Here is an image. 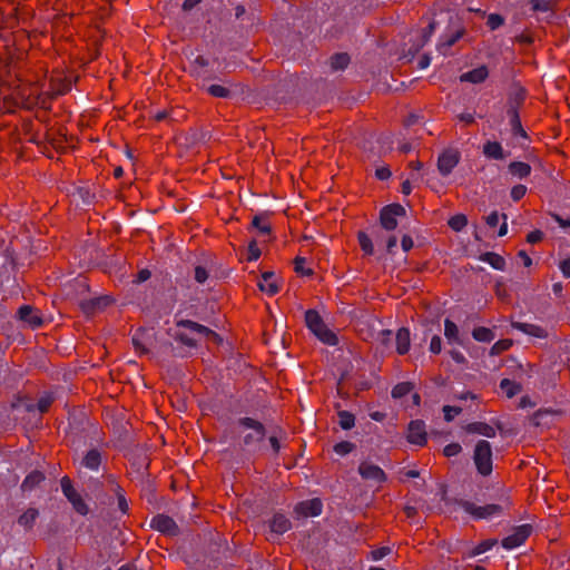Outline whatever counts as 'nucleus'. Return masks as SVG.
Listing matches in <instances>:
<instances>
[{
  "label": "nucleus",
  "mask_w": 570,
  "mask_h": 570,
  "mask_svg": "<svg viewBox=\"0 0 570 570\" xmlns=\"http://www.w3.org/2000/svg\"><path fill=\"white\" fill-rule=\"evenodd\" d=\"M323 504L318 499H311L299 502L295 507V512L299 517H317L322 513Z\"/></svg>",
  "instance_id": "nucleus-14"
},
{
  "label": "nucleus",
  "mask_w": 570,
  "mask_h": 570,
  "mask_svg": "<svg viewBox=\"0 0 570 570\" xmlns=\"http://www.w3.org/2000/svg\"><path fill=\"white\" fill-rule=\"evenodd\" d=\"M465 430L469 433H475L487 438H494L497 434L495 429L492 425L484 422L470 423L466 425Z\"/></svg>",
  "instance_id": "nucleus-20"
},
{
  "label": "nucleus",
  "mask_w": 570,
  "mask_h": 570,
  "mask_svg": "<svg viewBox=\"0 0 570 570\" xmlns=\"http://www.w3.org/2000/svg\"><path fill=\"white\" fill-rule=\"evenodd\" d=\"M195 279L199 284L205 283L208 279V272H207V269L204 268L203 266H197L195 268Z\"/></svg>",
  "instance_id": "nucleus-51"
},
{
  "label": "nucleus",
  "mask_w": 570,
  "mask_h": 570,
  "mask_svg": "<svg viewBox=\"0 0 570 570\" xmlns=\"http://www.w3.org/2000/svg\"><path fill=\"white\" fill-rule=\"evenodd\" d=\"M500 390L507 397L511 399L522 391V386L520 383L509 379H503L500 382Z\"/></svg>",
  "instance_id": "nucleus-24"
},
{
  "label": "nucleus",
  "mask_w": 570,
  "mask_h": 570,
  "mask_svg": "<svg viewBox=\"0 0 570 570\" xmlns=\"http://www.w3.org/2000/svg\"><path fill=\"white\" fill-rule=\"evenodd\" d=\"M434 30V22H430L429 26L422 30L420 43L415 46L414 52H417L430 40Z\"/></svg>",
  "instance_id": "nucleus-36"
},
{
  "label": "nucleus",
  "mask_w": 570,
  "mask_h": 570,
  "mask_svg": "<svg viewBox=\"0 0 570 570\" xmlns=\"http://www.w3.org/2000/svg\"><path fill=\"white\" fill-rule=\"evenodd\" d=\"M481 261L491 265L494 269L503 271L505 267V261L502 256L495 253H485L481 256Z\"/></svg>",
  "instance_id": "nucleus-26"
},
{
  "label": "nucleus",
  "mask_w": 570,
  "mask_h": 570,
  "mask_svg": "<svg viewBox=\"0 0 570 570\" xmlns=\"http://www.w3.org/2000/svg\"><path fill=\"white\" fill-rule=\"evenodd\" d=\"M458 119L465 124H472L474 121V115L471 112H462L458 116Z\"/></svg>",
  "instance_id": "nucleus-61"
},
{
  "label": "nucleus",
  "mask_w": 570,
  "mask_h": 570,
  "mask_svg": "<svg viewBox=\"0 0 570 570\" xmlns=\"http://www.w3.org/2000/svg\"><path fill=\"white\" fill-rule=\"evenodd\" d=\"M509 171L515 177L524 178L530 175L531 167L522 161H513L509 165Z\"/></svg>",
  "instance_id": "nucleus-27"
},
{
  "label": "nucleus",
  "mask_w": 570,
  "mask_h": 570,
  "mask_svg": "<svg viewBox=\"0 0 570 570\" xmlns=\"http://www.w3.org/2000/svg\"><path fill=\"white\" fill-rule=\"evenodd\" d=\"M442 350V341L441 337L435 335L432 337L430 343V351L434 354H439Z\"/></svg>",
  "instance_id": "nucleus-53"
},
{
  "label": "nucleus",
  "mask_w": 570,
  "mask_h": 570,
  "mask_svg": "<svg viewBox=\"0 0 570 570\" xmlns=\"http://www.w3.org/2000/svg\"><path fill=\"white\" fill-rule=\"evenodd\" d=\"M207 91L208 94H210L212 96L214 97H218V98H226L229 96L230 91L229 89L220 86V85H210L208 88H207Z\"/></svg>",
  "instance_id": "nucleus-41"
},
{
  "label": "nucleus",
  "mask_w": 570,
  "mask_h": 570,
  "mask_svg": "<svg viewBox=\"0 0 570 570\" xmlns=\"http://www.w3.org/2000/svg\"><path fill=\"white\" fill-rule=\"evenodd\" d=\"M261 256V250L256 244L255 240H253L249 245H248V256H247V259L248 261H256Z\"/></svg>",
  "instance_id": "nucleus-50"
},
{
  "label": "nucleus",
  "mask_w": 570,
  "mask_h": 570,
  "mask_svg": "<svg viewBox=\"0 0 570 570\" xmlns=\"http://www.w3.org/2000/svg\"><path fill=\"white\" fill-rule=\"evenodd\" d=\"M53 401V397L49 394H46L43 396H41L37 403V407L38 410L43 413L46 411H48V409L50 407L51 403Z\"/></svg>",
  "instance_id": "nucleus-45"
},
{
  "label": "nucleus",
  "mask_w": 570,
  "mask_h": 570,
  "mask_svg": "<svg viewBox=\"0 0 570 570\" xmlns=\"http://www.w3.org/2000/svg\"><path fill=\"white\" fill-rule=\"evenodd\" d=\"M338 424L343 430H350L355 424V417L347 411L338 412Z\"/></svg>",
  "instance_id": "nucleus-32"
},
{
  "label": "nucleus",
  "mask_w": 570,
  "mask_h": 570,
  "mask_svg": "<svg viewBox=\"0 0 570 570\" xmlns=\"http://www.w3.org/2000/svg\"><path fill=\"white\" fill-rule=\"evenodd\" d=\"M500 215L498 212H492L485 217V223L489 227L493 228L499 224Z\"/></svg>",
  "instance_id": "nucleus-54"
},
{
  "label": "nucleus",
  "mask_w": 570,
  "mask_h": 570,
  "mask_svg": "<svg viewBox=\"0 0 570 570\" xmlns=\"http://www.w3.org/2000/svg\"><path fill=\"white\" fill-rule=\"evenodd\" d=\"M391 552L389 547H382L371 552L373 560L377 561L386 557Z\"/></svg>",
  "instance_id": "nucleus-52"
},
{
  "label": "nucleus",
  "mask_w": 570,
  "mask_h": 570,
  "mask_svg": "<svg viewBox=\"0 0 570 570\" xmlns=\"http://www.w3.org/2000/svg\"><path fill=\"white\" fill-rule=\"evenodd\" d=\"M495 540H484L480 542L473 550L469 552V557H475L489 551L494 544Z\"/></svg>",
  "instance_id": "nucleus-38"
},
{
  "label": "nucleus",
  "mask_w": 570,
  "mask_h": 570,
  "mask_svg": "<svg viewBox=\"0 0 570 570\" xmlns=\"http://www.w3.org/2000/svg\"><path fill=\"white\" fill-rule=\"evenodd\" d=\"M238 424L243 429L244 445L249 450H256L265 438L263 424L250 417L240 419Z\"/></svg>",
  "instance_id": "nucleus-3"
},
{
  "label": "nucleus",
  "mask_w": 570,
  "mask_h": 570,
  "mask_svg": "<svg viewBox=\"0 0 570 570\" xmlns=\"http://www.w3.org/2000/svg\"><path fill=\"white\" fill-rule=\"evenodd\" d=\"M358 473L365 480L375 484L385 482L386 475L384 471L376 464L370 461H363L358 465Z\"/></svg>",
  "instance_id": "nucleus-9"
},
{
  "label": "nucleus",
  "mask_w": 570,
  "mask_h": 570,
  "mask_svg": "<svg viewBox=\"0 0 570 570\" xmlns=\"http://www.w3.org/2000/svg\"><path fill=\"white\" fill-rule=\"evenodd\" d=\"M305 264H306V259H305V258H303V257H297V258L295 259V271H296L297 273L303 274V275H309V274H312L311 268H306V267H305Z\"/></svg>",
  "instance_id": "nucleus-48"
},
{
  "label": "nucleus",
  "mask_w": 570,
  "mask_h": 570,
  "mask_svg": "<svg viewBox=\"0 0 570 570\" xmlns=\"http://www.w3.org/2000/svg\"><path fill=\"white\" fill-rule=\"evenodd\" d=\"M512 345V342L510 340H500L493 344L491 347V354L497 355L500 354L507 350H509Z\"/></svg>",
  "instance_id": "nucleus-42"
},
{
  "label": "nucleus",
  "mask_w": 570,
  "mask_h": 570,
  "mask_svg": "<svg viewBox=\"0 0 570 570\" xmlns=\"http://www.w3.org/2000/svg\"><path fill=\"white\" fill-rule=\"evenodd\" d=\"M407 441L415 445H424L426 443V431L423 421H411L407 429Z\"/></svg>",
  "instance_id": "nucleus-12"
},
{
  "label": "nucleus",
  "mask_w": 570,
  "mask_h": 570,
  "mask_svg": "<svg viewBox=\"0 0 570 570\" xmlns=\"http://www.w3.org/2000/svg\"><path fill=\"white\" fill-rule=\"evenodd\" d=\"M19 320L30 327H39L42 325L43 320L39 309L30 305H23L18 309Z\"/></svg>",
  "instance_id": "nucleus-13"
},
{
  "label": "nucleus",
  "mask_w": 570,
  "mask_h": 570,
  "mask_svg": "<svg viewBox=\"0 0 570 570\" xmlns=\"http://www.w3.org/2000/svg\"><path fill=\"white\" fill-rule=\"evenodd\" d=\"M444 336L449 344H458V345L463 344V342L460 337L459 327L456 326V324L454 322H452L449 318H446L444 321Z\"/></svg>",
  "instance_id": "nucleus-19"
},
{
  "label": "nucleus",
  "mask_w": 570,
  "mask_h": 570,
  "mask_svg": "<svg viewBox=\"0 0 570 570\" xmlns=\"http://www.w3.org/2000/svg\"><path fill=\"white\" fill-rule=\"evenodd\" d=\"M401 245L404 252H409L413 247L414 243L411 236L404 235L402 237Z\"/></svg>",
  "instance_id": "nucleus-58"
},
{
  "label": "nucleus",
  "mask_w": 570,
  "mask_h": 570,
  "mask_svg": "<svg viewBox=\"0 0 570 570\" xmlns=\"http://www.w3.org/2000/svg\"><path fill=\"white\" fill-rule=\"evenodd\" d=\"M150 527L167 535H176L178 533V527L175 521L165 514H157L150 521Z\"/></svg>",
  "instance_id": "nucleus-11"
},
{
  "label": "nucleus",
  "mask_w": 570,
  "mask_h": 570,
  "mask_svg": "<svg viewBox=\"0 0 570 570\" xmlns=\"http://www.w3.org/2000/svg\"><path fill=\"white\" fill-rule=\"evenodd\" d=\"M397 238L394 235H391L386 238V250L392 254L394 248L396 247Z\"/></svg>",
  "instance_id": "nucleus-60"
},
{
  "label": "nucleus",
  "mask_w": 570,
  "mask_h": 570,
  "mask_svg": "<svg viewBox=\"0 0 570 570\" xmlns=\"http://www.w3.org/2000/svg\"><path fill=\"white\" fill-rule=\"evenodd\" d=\"M69 501L72 504L73 509L81 515H86L88 513L89 509L79 493L76 497L70 498Z\"/></svg>",
  "instance_id": "nucleus-39"
},
{
  "label": "nucleus",
  "mask_w": 570,
  "mask_h": 570,
  "mask_svg": "<svg viewBox=\"0 0 570 570\" xmlns=\"http://www.w3.org/2000/svg\"><path fill=\"white\" fill-rule=\"evenodd\" d=\"M413 386L411 383L403 382L395 385L392 390V396L394 399H401L404 395L409 394L412 391Z\"/></svg>",
  "instance_id": "nucleus-37"
},
{
  "label": "nucleus",
  "mask_w": 570,
  "mask_h": 570,
  "mask_svg": "<svg viewBox=\"0 0 570 570\" xmlns=\"http://www.w3.org/2000/svg\"><path fill=\"white\" fill-rule=\"evenodd\" d=\"M61 489L68 500H70V498H73L78 494V492L75 490L71 481L67 476L61 479Z\"/></svg>",
  "instance_id": "nucleus-40"
},
{
  "label": "nucleus",
  "mask_w": 570,
  "mask_h": 570,
  "mask_svg": "<svg viewBox=\"0 0 570 570\" xmlns=\"http://www.w3.org/2000/svg\"><path fill=\"white\" fill-rule=\"evenodd\" d=\"M512 327L527 335L538 338H546L548 336V332L543 327L535 324L514 322L512 323Z\"/></svg>",
  "instance_id": "nucleus-16"
},
{
  "label": "nucleus",
  "mask_w": 570,
  "mask_h": 570,
  "mask_svg": "<svg viewBox=\"0 0 570 570\" xmlns=\"http://www.w3.org/2000/svg\"><path fill=\"white\" fill-rule=\"evenodd\" d=\"M43 480L45 475L41 472L33 471L26 476L21 488L23 491H30L35 489L37 485H39Z\"/></svg>",
  "instance_id": "nucleus-25"
},
{
  "label": "nucleus",
  "mask_w": 570,
  "mask_h": 570,
  "mask_svg": "<svg viewBox=\"0 0 570 570\" xmlns=\"http://www.w3.org/2000/svg\"><path fill=\"white\" fill-rule=\"evenodd\" d=\"M532 532V527L530 524H522L517 527L511 534L505 537L502 540V547L511 550L520 547L524 543V541L529 538Z\"/></svg>",
  "instance_id": "nucleus-8"
},
{
  "label": "nucleus",
  "mask_w": 570,
  "mask_h": 570,
  "mask_svg": "<svg viewBox=\"0 0 570 570\" xmlns=\"http://www.w3.org/2000/svg\"><path fill=\"white\" fill-rule=\"evenodd\" d=\"M462 32L456 31L454 36L450 37V39H446L444 42H442V46L451 47L455 43V41L461 37Z\"/></svg>",
  "instance_id": "nucleus-64"
},
{
  "label": "nucleus",
  "mask_w": 570,
  "mask_h": 570,
  "mask_svg": "<svg viewBox=\"0 0 570 570\" xmlns=\"http://www.w3.org/2000/svg\"><path fill=\"white\" fill-rule=\"evenodd\" d=\"M350 63V57L346 53H336L330 59L332 70H342Z\"/></svg>",
  "instance_id": "nucleus-28"
},
{
  "label": "nucleus",
  "mask_w": 570,
  "mask_h": 570,
  "mask_svg": "<svg viewBox=\"0 0 570 570\" xmlns=\"http://www.w3.org/2000/svg\"><path fill=\"white\" fill-rule=\"evenodd\" d=\"M395 341L397 353L401 355L407 353L410 350V331L405 327L400 328L395 335Z\"/></svg>",
  "instance_id": "nucleus-21"
},
{
  "label": "nucleus",
  "mask_w": 570,
  "mask_h": 570,
  "mask_svg": "<svg viewBox=\"0 0 570 570\" xmlns=\"http://www.w3.org/2000/svg\"><path fill=\"white\" fill-rule=\"evenodd\" d=\"M527 193V187L524 185L513 186L511 189V197L513 200H520Z\"/></svg>",
  "instance_id": "nucleus-49"
},
{
  "label": "nucleus",
  "mask_w": 570,
  "mask_h": 570,
  "mask_svg": "<svg viewBox=\"0 0 570 570\" xmlns=\"http://www.w3.org/2000/svg\"><path fill=\"white\" fill-rule=\"evenodd\" d=\"M153 343L154 332L150 330H138L132 336V345L139 354H148Z\"/></svg>",
  "instance_id": "nucleus-10"
},
{
  "label": "nucleus",
  "mask_w": 570,
  "mask_h": 570,
  "mask_svg": "<svg viewBox=\"0 0 570 570\" xmlns=\"http://www.w3.org/2000/svg\"><path fill=\"white\" fill-rule=\"evenodd\" d=\"M461 451L462 446L459 443H451L444 448L443 453L445 456L451 458L458 455Z\"/></svg>",
  "instance_id": "nucleus-46"
},
{
  "label": "nucleus",
  "mask_w": 570,
  "mask_h": 570,
  "mask_svg": "<svg viewBox=\"0 0 570 570\" xmlns=\"http://www.w3.org/2000/svg\"><path fill=\"white\" fill-rule=\"evenodd\" d=\"M391 336H392V332L391 331H382L380 334H379V340L380 342L383 344V345H386L390 340H391Z\"/></svg>",
  "instance_id": "nucleus-62"
},
{
  "label": "nucleus",
  "mask_w": 570,
  "mask_h": 570,
  "mask_svg": "<svg viewBox=\"0 0 570 570\" xmlns=\"http://www.w3.org/2000/svg\"><path fill=\"white\" fill-rule=\"evenodd\" d=\"M483 154L488 158H492V159L501 160V159L505 158L502 146L497 141H488L487 144H484Z\"/></svg>",
  "instance_id": "nucleus-22"
},
{
  "label": "nucleus",
  "mask_w": 570,
  "mask_h": 570,
  "mask_svg": "<svg viewBox=\"0 0 570 570\" xmlns=\"http://www.w3.org/2000/svg\"><path fill=\"white\" fill-rule=\"evenodd\" d=\"M176 338L187 346H196L199 342L219 343L222 340L217 333L196 322L186 320L177 323Z\"/></svg>",
  "instance_id": "nucleus-1"
},
{
  "label": "nucleus",
  "mask_w": 570,
  "mask_h": 570,
  "mask_svg": "<svg viewBox=\"0 0 570 570\" xmlns=\"http://www.w3.org/2000/svg\"><path fill=\"white\" fill-rule=\"evenodd\" d=\"M375 175L379 179L384 180L391 176V171L387 167L377 168Z\"/></svg>",
  "instance_id": "nucleus-59"
},
{
  "label": "nucleus",
  "mask_w": 570,
  "mask_h": 570,
  "mask_svg": "<svg viewBox=\"0 0 570 570\" xmlns=\"http://www.w3.org/2000/svg\"><path fill=\"white\" fill-rule=\"evenodd\" d=\"M354 445L351 442L343 441L334 446V451L340 455H346L353 450Z\"/></svg>",
  "instance_id": "nucleus-44"
},
{
  "label": "nucleus",
  "mask_w": 570,
  "mask_h": 570,
  "mask_svg": "<svg viewBox=\"0 0 570 570\" xmlns=\"http://www.w3.org/2000/svg\"><path fill=\"white\" fill-rule=\"evenodd\" d=\"M503 22H504V20L500 14L491 13L488 17L487 24L490 27L491 30H495L499 27H501L503 24Z\"/></svg>",
  "instance_id": "nucleus-43"
},
{
  "label": "nucleus",
  "mask_w": 570,
  "mask_h": 570,
  "mask_svg": "<svg viewBox=\"0 0 570 570\" xmlns=\"http://www.w3.org/2000/svg\"><path fill=\"white\" fill-rule=\"evenodd\" d=\"M466 224L468 218L463 214L454 215L449 219V226L455 232L462 230L466 226Z\"/></svg>",
  "instance_id": "nucleus-35"
},
{
  "label": "nucleus",
  "mask_w": 570,
  "mask_h": 570,
  "mask_svg": "<svg viewBox=\"0 0 570 570\" xmlns=\"http://www.w3.org/2000/svg\"><path fill=\"white\" fill-rule=\"evenodd\" d=\"M473 338L479 342H491L494 338L491 330L487 327H476L472 332Z\"/></svg>",
  "instance_id": "nucleus-34"
},
{
  "label": "nucleus",
  "mask_w": 570,
  "mask_h": 570,
  "mask_svg": "<svg viewBox=\"0 0 570 570\" xmlns=\"http://www.w3.org/2000/svg\"><path fill=\"white\" fill-rule=\"evenodd\" d=\"M100 463H101V454L99 451H97L95 449L88 451L81 462L82 466H85L89 470H92V471H97L99 469Z\"/></svg>",
  "instance_id": "nucleus-23"
},
{
  "label": "nucleus",
  "mask_w": 570,
  "mask_h": 570,
  "mask_svg": "<svg viewBox=\"0 0 570 570\" xmlns=\"http://www.w3.org/2000/svg\"><path fill=\"white\" fill-rule=\"evenodd\" d=\"M410 167L413 170V173L411 174V179L416 180L420 176V170L422 169V163L421 161H412L410 164Z\"/></svg>",
  "instance_id": "nucleus-55"
},
{
  "label": "nucleus",
  "mask_w": 570,
  "mask_h": 570,
  "mask_svg": "<svg viewBox=\"0 0 570 570\" xmlns=\"http://www.w3.org/2000/svg\"><path fill=\"white\" fill-rule=\"evenodd\" d=\"M552 218L559 224L560 227H562V228L570 227L569 219H564L558 214H553Z\"/></svg>",
  "instance_id": "nucleus-63"
},
{
  "label": "nucleus",
  "mask_w": 570,
  "mask_h": 570,
  "mask_svg": "<svg viewBox=\"0 0 570 570\" xmlns=\"http://www.w3.org/2000/svg\"><path fill=\"white\" fill-rule=\"evenodd\" d=\"M559 268L564 277H570V257L561 261L559 264Z\"/></svg>",
  "instance_id": "nucleus-56"
},
{
  "label": "nucleus",
  "mask_w": 570,
  "mask_h": 570,
  "mask_svg": "<svg viewBox=\"0 0 570 570\" xmlns=\"http://www.w3.org/2000/svg\"><path fill=\"white\" fill-rule=\"evenodd\" d=\"M443 412H444V419L450 422L454 419V416L459 415L461 413V409L460 407H456V406H450V405H445L443 407Z\"/></svg>",
  "instance_id": "nucleus-47"
},
{
  "label": "nucleus",
  "mask_w": 570,
  "mask_h": 570,
  "mask_svg": "<svg viewBox=\"0 0 570 570\" xmlns=\"http://www.w3.org/2000/svg\"><path fill=\"white\" fill-rule=\"evenodd\" d=\"M357 239H358V244H360L362 250L364 252V254L373 255L374 246H373V243H372V239L370 238V236L364 232H360L357 234Z\"/></svg>",
  "instance_id": "nucleus-31"
},
{
  "label": "nucleus",
  "mask_w": 570,
  "mask_h": 570,
  "mask_svg": "<svg viewBox=\"0 0 570 570\" xmlns=\"http://www.w3.org/2000/svg\"><path fill=\"white\" fill-rule=\"evenodd\" d=\"M291 521L284 514L281 513L274 514L269 523L271 531L276 534L285 533L291 529Z\"/></svg>",
  "instance_id": "nucleus-17"
},
{
  "label": "nucleus",
  "mask_w": 570,
  "mask_h": 570,
  "mask_svg": "<svg viewBox=\"0 0 570 570\" xmlns=\"http://www.w3.org/2000/svg\"><path fill=\"white\" fill-rule=\"evenodd\" d=\"M459 505L465 513L472 515L474 519L481 520L491 519L502 514L504 511L510 509L511 501L505 497L502 498L499 503L476 505L471 501H461Z\"/></svg>",
  "instance_id": "nucleus-2"
},
{
  "label": "nucleus",
  "mask_w": 570,
  "mask_h": 570,
  "mask_svg": "<svg viewBox=\"0 0 570 570\" xmlns=\"http://www.w3.org/2000/svg\"><path fill=\"white\" fill-rule=\"evenodd\" d=\"M38 515V510L28 509L23 514L20 515L18 522L20 525L24 528H31Z\"/></svg>",
  "instance_id": "nucleus-30"
},
{
  "label": "nucleus",
  "mask_w": 570,
  "mask_h": 570,
  "mask_svg": "<svg viewBox=\"0 0 570 570\" xmlns=\"http://www.w3.org/2000/svg\"><path fill=\"white\" fill-rule=\"evenodd\" d=\"M488 75L489 72L487 67L481 66L471 71L462 73L460 80L464 82L480 83L487 79Z\"/></svg>",
  "instance_id": "nucleus-18"
},
{
  "label": "nucleus",
  "mask_w": 570,
  "mask_h": 570,
  "mask_svg": "<svg viewBox=\"0 0 570 570\" xmlns=\"http://www.w3.org/2000/svg\"><path fill=\"white\" fill-rule=\"evenodd\" d=\"M253 227H255L261 235H269L271 225L266 218L262 216H255L252 222Z\"/></svg>",
  "instance_id": "nucleus-33"
},
{
  "label": "nucleus",
  "mask_w": 570,
  "mask_h": 570,
  "mask_svg": "<svg viewBox=\"0 0 570 570\" xmlns=\"http://www.w3.org/2000/svg\"><path fill=\"white\" fill-rule=\"evenodd\" d=\"M460 161V153L455 149H445L438 157V170L442 176H448Z\"/></svg>",
  "instance_id": "nucleus-7"
},
{
  "label": "nucleus",
  "mask_w": 570,
  "mask_h": 570,
  "mask_svg": "<svg viewBox=\"0 0 570 570\" xmlns=\"http://www.w3.org/2000/svg\"><path fill=\"white\" fill-rule=\"evenodd\" d=\"M473 460L480 474L489 475L492 472V448L488 441L476 443Z\"/></svg>",
  "instance_id": "nucleus-5"
},
{
  "label": "nucleus",
  "mask_w": 570,
  "mask_h": 570,
  "mask_svg": "<svg viewBox=\"0 0 570 570\" xmlns=\"http://www.w3.org/2000/svg\"><path fill=\"white\" fill-rule=\"evenodd\" d=\"M405 215V209L399 204H393L384 207L380 214V222L382 228L387 232L394 230L397 226V217Z\"/></svg>",
  "instance_id": "nucleus-6"
},
{
  "label": "nucleus",
  "mask_w": 570,
  "mask_h": 570,
  "mask_svg": "<svg viewBox=\"0 0 570 570\" xmlns=\"http://www.w3.org/2000/svg\"><path fill=\"white\" fill-rule=\"evenodd\" d=\"M305 322L309 331L324 344L335 345L337 337L323 322L318 313L314 309H308L305 313Z\"/></svg>",
  "instance_id": "nucleus-4"
},
{
  "label": "nucleus",
  "mask_w": 570,
  "mask_h": 570,
  "mask_svg": "<svg viewBox=\"0 0 570 570\" xmlns=\"http://www.w3.org/2000/svg\"><path fill=\"white\" fill-rule=\"evenodd\" d=\"M543 237V234L542 232L540 230H533L531 233L528 234L527 236V240L531 244H535L538 242H540Z\"/></svg>",
  "instance_id": "nucleus-57"
},
{
  "label": "nucleus",
  "mask_w": 570,
  "mask_h": 570,
  "mask_svg": "<svg viewBox=\"0 0 570 570\" xmlns=\"http://www.w3.org/2000/svg\"><path fill=\"white\" fill-rule=\"evenodd\" d=\"M259 289L269 296L279 292V282L273 272H264L257 283Z\"/></svg>",
  "instance_id": "nucleus-15"
},
{
  "label": "nucleus",
  "mask_w": 570,
  "mask_h": 570,
  "mask_svg": "<svg viewBox=\"0 0 570 570\" xmlns=\"http://www.w3.org/2000/svg\"><path fill=\"white\" fill-rule=\"evenodd\" d=\"M510 118V125L514 135H520L522 137L525 136V132L521 126V120L515 109H510L508 111Z\"/></svg>",
  "instance_id": "nucleus-29"
}]
</instances>
